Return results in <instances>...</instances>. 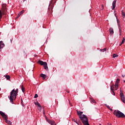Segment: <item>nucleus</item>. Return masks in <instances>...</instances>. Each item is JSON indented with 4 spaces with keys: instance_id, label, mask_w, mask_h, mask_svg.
Returning a JSON list of instances; mask_svg holds the SVG:
<instances>
[{
    "instance_id": "nucleus-30",
    "label": "nucleus",
    "mask_w": 125,
    "mask_h": 125,
    "mask_svg": "<svg viewBox=\"0 0 125 125\" xmlns=\"http://www.w3.org/2000/svg\"><path fill=\"white\" fill-rule=\"evenodd\" d=\"M124 42H125V41H122V42H121V44H120V45H119L121 46V45L123 44V43H124Z\"/></svg>"
},
{
    "instance_id": "nucleus-32",
    "label": "nucleus",
    "mask_w": 125,
    "mask_h": 125,
    "mask_svg": "<svg viewBox=\"0 0 125 125\" xmlns=\"http://www.w3.org/2000/svg\"><path fill=\"white\" fill-rule=\"evenodd\" d=\"M124 93L123 91H122L121 88H120V93Z\"/></svg>"
},
{
    "instance_id": "nucleus-22",
    "label": "nucleus",
    "mask_w": 125,
    "mask_h": 125,
    "mask_svg": "<svg viewBox=\"0 0 125 125\" xmlns=\"http://www.w3.org/2000/svg\"><path fill=\"white\" fill-rule=\"evenodd\" d=\"M120 80L119 78H118V79H117V80H116V84H118V83L120 82Z\"/></svg>"
},
{
    "instance_id": "nucleus-1",
    "label": "nucleus",
    "mask_w": 125,
    "mask_h": 125,
    "mask_svg": "<svg viewBox=\"0 0 125 125\" xmlns=\"http://www.w3.org/2000/svg\"><path fill=\"white\" fill-rule=\"evenodd\" d=\"M77 114L79 116V118L81 120L83 125H90L88 123V119L87 116L83 114V112L76 110Z\"/></svg>"
},
{
    "instance_id": "nucleus-43",
    "label": "nucleus",
    "mask_w": 125,
    "mask_h": 125,
    "mask_svg": "<svg viewBox=\"0 0 125 125\" xmlns=\"http://www.w3.org/2000/svg\"><path fill=\"white\" fill-rule=\"evenodd\" d=\"M11 42H12V41L11 40Z\"/></svg>"
},
{
    "instance_id": "nucleus-42",
    "label": "nucleus",
    "mask_w": 125,
    "mask_h": 125,
    "mask_svg": "<svg viewBox=\"0 0 125 125\" xmlns=\"http://www.w3.org/2000/svg\"><path fill=\"white\" fill-rule=\"evenodd\" d=\"M25 0H23V1H25Z\"/></svg>"
},
{
    "instance_id": "nucleus-20",
    "label": "nucleus",
    "mask_w": 125,
    "mask_h": 125,
    "mask_svg": "<svg viewBox=\"0 0 125 125\" xmlns=\"http://www.w3.org/2000/svg\"><path fill=\"white\" fill-rule=\"evenodd\" d=\"M118 84L115 83V90H117L118 89Z\"/></svg>"
},
{
    "instance_id": "nucleus-27",
    "label": "nucleus",
    "mask_w": 125,
    "mask_h": 125,
    "mask_svg": "<svg viewBox=\"0 0 125 125\" xmlns=\"http://www.w3.org/2000/svg\"><path fill=\"white\" fill-rule=\"evenodd\" d=\"M38 95L37 94H36L34 96V98H37L38 97Z\"/></svg>"
},
{
    "instance_id": "nucleus-34",
    "label": "nucleus",
    "mask_w": 125,
    "mask_h": 125,
    "mask_svg": "<svg viewBox=\"0 0 125 125\" xmlns=\"http://www.w3.org/2000/svg\"><path fill=\"white\" fill-rule=\"evenodd\" d=\"M113 86H114V84H112L111 87H112V88H113V89H114V87Z\"/></svg>"
},
{
    "instance_id": "nucleus-39",
    "label": "nucleus",
    "mask_w": 125,
    "mask_h": 125,
    "mask_svg": "<svg viewBox=\"0 0 125 125\" xmlns=\"http://www.w3.org/2000/svg\"><path fill=\"white\" fill-rule=\"evenodd\" d=\"M108 125H112L111 124H108Z\"/></svg>"
},
{
    "instance_id": "nucleus-26",
    "label": "nucleus",
    "mask_w": 125,
    "mask_h": 125,
    "mask_svg": "<svg viewBox=\"0 0 125 125\" xmlns=\"http://www.w3.org/2000/svg\"><path fill=\"white\" fill-rule=\"evenodd\" d=\"M122 77L123 78H125V71L123 73Z\"/></svg>"
},
{
    "instance_id": "nucleus-5",
    "label": "nucleus",
    "mask_w": 125,
    "mask_h": 125,
    "mask_svg": "<svg viewBox=\"0 0 125 125\" xmlns=\"http://www.w3.org/2000/svg\"><path fill=\"white\" fill-rule=\"evenodd\" d=\"M0 114L5 121L6 123H7L8 125H11V122L8 120V117L3 112L0 111Z\"/></svg>"
},
{
    "instance_id": "nucleus-18",
    "label": "nucleus",
    "mask_w": 125,
    "mask_h": 125,
    "mask_svg": "<svg viewBox=\"0 0 125 125\" xmlns=\"http://www.w3.org/2000/svg\"><path fill=\"white\" fill-rule=\"evenodd\" d=\"M24 10H22L21 11L20 13H19V15H20V16H21L22 14H23L24 13Z\"/></svg>"
},
{
    "instance_id": "nucleus-25",
    "label": "nucleus",
    "mask_w": 125,
    "mask_h": 125,
    "mask_svg": "<svg viewBox=\"0 0 125 125\" xmlns=\"http://www.w3.org/2000/svg\"><path fill=\"white\" fill-rule=\"evenodd\" d=\"M122 16L123 18H125V13L124 12L122 13Z\"/></svg>"
},
{
    "instance_id": "nucleus-38",
    "label": "nucleus",
    "mask_w": 125,
    "mask_h": 125,
    "mask_svg": "<svg viewBox=\"0 0 125 125\" xmlns=\"http://www.w3.org/2000/svg\"><path fill=\"white\" fill-rule=\"evenodd\" d=\"M123 83H125V80H123Z\"/></svg>"
},
{
    "instance_id": "nucleus-35",
    "label": "nucleus",
    "mask_w": 125,
    "mask_h": 125,
    "mask_svg": "<svg viewBox=\"0 0 125 125\" xmlns=\"http://www.w3.org/2000/svg\"><path fill=\"white\" fill-rule=\"evenodd\" d=\"M109 110L111 111H113V109L112 108H110Z\"/></svg>"
},
{
    "instance_id": "nucleus-29",
    "label": "nucleus",
    "mask_w": 125,
    "mask_h": 125,
    "mask_svg": "<svg viewBox=\"0 0 125 125\" xmlns=\"http://www.w3.org/2000/svg\"><path fill=\"white\" fill-rule=\"evenodd\" d=\"M72 121L75 122L77 124H78V122L74 119H72Z\"/></svg>"
},
{
    "instance_id": "nucleus-45",
    "label": "nucleus",
    "mask_w": 125,
    "mask_h": 125,
    "mask_svg": "<svg viewBox=\"0 0 125 125\" xmlns=\"http://www.w3.org/2000/svg\"><path fill=\"white\" fill-rule=\"evenodd\" d=\"M69 91H68V93H69Z\"/></svg>"
},
{
    "instance_id": "nucleus-7",
    "label": "nucleus",
    "mask_w": 125,
    "mask_h": 125,
    "mask_svg": "<svg viewBox=\"0 0 125 125\" xmlns=\"http://www.w3.org/2000/svg\"><path fill=\"white\" fill-rule=\"evenodd\" d=\"M53 1V0H51L50 3L49 5L48 10L49 13H51L52 12V8L53 6V3H52Z\"/></svg>"
},
{
    "instance_id": "nucleus-11",
    "label": "nucleus",
    "mask_w": 125,
    "mask_h": 125,
    "mask_svg": "<svg viewBox=\"0 0 125 125\" xmlns=\"http://www.w3.org/2000/svg\"><path fill=\"white\" fill-rule=\"evenodd\" d=\"M116 2H117L116 0H114V1L113 2V3H112V5H113L112 9H113H113H114L115 8V7H116Z\"/></svg>"
},
{
    "instance_id": "nucleus-13",
    "label": "nucleus",
    "mask_w": 125,
    "mask_h": 125,
    "mask_svg": "<svg viewBox=\"0 0 125 125\" xmlns=\"http://www.w3.org/2000/svg\"><path fill=\"white\" fill-rule=\"evenodd\" d=\"M109 32H110V35H113V34L114 31H113V29L112 28L110 27L109 28Z\"/></svg>"
},
{
    "instance_id": "nucleus-36",
    "label": "nucleus",
    "mask_w": 125,
    "mask_h": 125,
    "mask_svg": "<svg viewBox=\"0 0 125 125\" xmlns=\"http://www.w3.org/2000/svg\"><path fill=\"white\" fill-rule=\"evenodd\" d=\"M39 110L40 111V112H41V108L39 107Z\"/></svg>"
},
{
    "instance_id": "nucleus-4",
    "label": "nucleus",
    "mask_w": 125,
    "mask_h": 125,
    "mask_svg": "<svg viewBox=\"0 0 125 125\" xmlns=\"http://www.w3.org/2000/svg\"><path fill=\"white\" fill-rule=\"evenodd\" d=\"M2 10V12H1ZM1 10H0V21L1 19L2 18V15H4L5 12L7 11V8L5 4L2 5Z\"/></svg>"
},
{
    "instance_id": "nucleus-24",
    "label": "nucleus",
    "mask_w": 125,
    "mask_h": 125,
    "mask_svg": "<svg viewBox=\"0 0 125 125\" xmlns=\"http://www.w3.org/2000/svg\"><path fill=\"white\" fill-rule=\"evenodd\" d=\"M100 51H103V52L105 51H106V48H105L103 49H100Z\"/></svg>"
},
{
    "instance_id": "nucleus-3",
    "label": "nucleus",
    "mask_w": 125,
    "mask_h": 125,
    "mask_svg": "<svg viewBox=\"0 0 125 125\" xmlns=\"http://www.w3.org/2000/svg\"><path fill=\"white\" fill-rule=\"evenodd\" d=\"M113 114L118 118H125V115L119 110H115Z\"/></svg>"
},
{
    "instance_id": "nucleus-15",
    "label": "nucleus",
    "mask_w": 125,
    "mask_h": 125,
    "mask_svg": "<svg viewBox=\"0 0 125 125\" xmlns=\"http://www.w3.org/2000/svg\"><path fill=\"white\" fill-rule=\"evenodd\" d=\"M111 90L112 91V94L113 95H115V92H114V89L113 88H112V87H111Z\"/></svg>"
},
{
    "instance_id": "nucleus-8",
    "label": "nucleus",
    "mask_w": 125,
    "mask_h": 125,
    "mask_svg": "<svg viewBox=\"0 0 125 125\" xmlns=\"http://www.w3.org/2000/svg\"><path fill=\"white\" fill-rule=\"evenodd\" d=\"M120 99H121V101H122L124 103H125V96L124 93H120Z\"/></svg>"
},
{
    "instance_id": "nucleus-10",
    "label": "nucleus",
    "mask_w": 125,
    "mask_h": 125,
    "mask_svg": "<svg viewBox=\"0 0 125 125\" xmlns=\"http://www.w3.org/2000/svg\"><path fill=\"white\" fill-rule=\"evenodd\" d=\"M46 121H48V123L49 124H51V125H55V123L50 120H48V119H46Z\"/></svg>"
},
{
    "instance_id": "nucleus-2",
    "label": "nucleus",
    "mask_w": 125,
    "mask_h": 125,
    "mask_svg": "<svg viewBox=\"0 0 125 125\" xmlns=\"http://www.w3.org/2000/svg\"><path fill=\"white\" fill-rule=\"evenodd\" d=\"M18 89H17L16 90H15L14 89L10 93V96H8V98L10 101V103L12 104H14V101H15L17 98V96L18 93Z\"/></svg>"
},
{
    "instance_id": "nucleus-23",
    "label": "nucleus",
    "mask_w": 125,
    "mask_h": 125,
    "mask_svg": "<svg viewBox=\"0 0 125 125\" xmlns=\"http://www.w3.org/2000/svg\"><path fill=\"white\" fill-rule=\"evenodd\" d=\"M21 90H22L23 92H25V88H24V87H23V85L21 86Z\"/></svg>"
},
{
    "instance_id": "nucleus-14",
    "label": "nucleus",
    "mask_w": 125,
    "mask_h": 125,
    "mask_svg": "<svg viewBox=\"0 0 125 125\" xmlns=\"http://www.w3.org/2000/svg\"><path fill=\"white\" fill-rule=\"evenodd\" d=\"M118 29H119V35L121 36V34H122V27L121 26H119V28H118Z\"/></svg>"
},
{
    "instance_id": "nucleus-44",
    "label": "nucleus",
    "mask_w": 125,
    "mask_h": 125,
    "mask_svg": "<svg viewBox=\"0 0 125 125\" xmlns=\"http://www.w3.org/2000/svg\"><path fill=\"white\" fill-rule=\"evenodd\" d=\"M0 90H1V89H0Z\"/></svg>"
},
{
    "instance_id": "nucleus-9",
    "label": "nucleus",
    "mask_w": 125,
    "mask_h": 125,
    "mask_svg": "<svg viewBox=\"0 0 125 125\" xmlns=\"http://www.w3.org/2000/svg\"><path fill=\"white\" fill-rule=\"evenodd\" d=\"M34 103L35 104V105L38 106V108H40V112H41L42 107L41 104L38 101L34 102Z\"/></svg>"
},
{
    "instance_id": "nucleus-28",
    "label": "nucleus",
    "mask_w": 125,
    "mask_h": 125,
    "mask_svg": "<svg viewBox=\"0 0 125 125\" xmlns=\"http://www.w3.org/2000/svg\"><path fill=\"white\" fill-rule=\"evenodd\" d=\"M105 106H106L107 108L108 109H110V107L109 105H106V104H105Z\"/></svg>"
},
{
    "instance_id": "nucleus-17",
    "label": "nucleus",
    "mask_w": 125,
    "mask_h": 125,
    "mask_svg": "<svg viewBox=\"0 0 125 125\" xmlns=\"http://www.w3.org/2000/svg\"><path fill=\"white\" fill-rule=\"evenodd\" d=\"M90 102L91 103H94L96 104V102H95V100L94 99H90Z\"/></svg>"
},
{
    "instance_id": "nucleus-19",
    "label": "nucleus",
    "mask_w": 125,
    "mask_h": 125,
    "mask_svg": "<svg viewBox=\"0 0 125 125\" xmlns=\"http://www.w3.org/2000/svg\"><path fill=\"white\" fill-rule=\"evenodd\" d=\"M5 78H6V79H7V80H10V77L9 75H6V76H5Z\"/></svg>"
},
{
    "instance_id": "nucleus-12",
    "label": "nucleus",
    "mask_w": 125,
    "mask_h": 125,
    "mask_svg": "<svg viewBox=\"0 0 125 125\" xmlns=\"http://www.w3.org/2000/svg\"><path fill=\"white\" fill-rule=\"evenodd\" d=\"M40 76H41V77H42L43 79H45L46 78L47 75L46 74H44L43 73H42V74H41Z\"/></svg>"
},
{
    "instance_id": "nucleus-37",
    "label": "nucleus",
    "mask_w": 125,
    "mask_h": 125,
    "mask_svg": "<svg viewBox=\"0 0 125 125\" xmlns=\"http://www.w3.org/2000/svg\"><path fill=\"white\" fill-rule=\"evenodd\" d=\"M104 5H102L103 9V8H104Z\"/></svg>"
},
{
    "instance_id": "nucleus-40",
    "label": "nucleus",
    "mask_w": 125,
    "mask_h": 125,
    "mask_svg": "<svg viewBox=\"0 0 125 125\" xmlns=\"http://www.w3.org/2000/svg\"><path fill=\"white\" fill-rule=\"evenodd\" d=\"M43 113L45 114L44 111H43Z\"/></svg>"
},
{
    "instance_id": "nucleus-33",
    "label": "nucleus",
    "mask_w": 125,
    "mask_h": 125,
    "mask_svg": "<svg viewBox=\"0 0 125 125\" xmlns=\"http://www.w3.org/2000/svg\"><path fill=\"white\" fill-rule=\"evenodd\" d=\"M122 41L125 42V38H123Z\"/></svg>"
},
{
    "instance_id": "nucleus-41",
    "label": "nucleus",
    "mask_w": 125,
    "mask_h": 125,
    "mask_svg": "<svg viewBox=\"0 0 125 125\" xmlns=\"http://www.w3.org/2000/svg\"><path fill=\"white\" fill-rule=\"evenodd\" d=\"M99 125H102L101 124H100Z\"/></svg>"
},
{
    "instance_id": "nucleus-31",
    "label": "nucleus",
    "mask_w": 125,
    "mask_h": 125,
    "mask_svg": "<svg viewBox=\"0 0 125 125\" xmlns=\"http://www.w3.org/2000/svg\"><path fill=\"white\" fill-rule=\"evenodd\" d=\"M20 16L21 15L19 14H18V16L17 17L16 19H18Z\"/></svg>"
},
{
    "instance_id": "nucleus-6",
    "label": "nucleus",
    "mask_w": 125,
    "mask_h": 125,
    "mask_svg": "<svg viewBox=\"0 0 125 125\" xmlns=\"http://www.w3.org/2000/svg\"><path fill=\"white\" fill-rule=\"evenodd\" d=\"M42 66H43L44 69L46 70H48V67L47 66V63L46 62H43L39 60L38 62Z\"/></svg>"
},
{
    "instance_id": "nucleus-16",
    "label": "nucleus",
    "mask_w": 125,
    "mask_h": 125,
    "mask_svg": "<svg viewBox=\"0 0 125 125\" xmlns=\"http://www.w3.org/2000/svg\"><path fill=\"white\" fill-rule=\"evenodd\" d=\"M117 23H118V28H120V27H121V26L120 23V21L119 20H117Z\"/></svg>"
},
{
    "instance_id": "nucleus-21",
    "label": "nucleus",
    "mask_w": 125,
    "mask_h": 125,
    "mask_svg": "<svg viewBox=\"0 0 125 125\" xmlns=\"http://www.w3.org/2000/svg\"><path fill=\"white\" fill-rule=\"evenodd\" d=\"M118 56H119L118 55L116 54H114L113 55V58H116V57H118Z\"/></svg>"
}]
</instances>
